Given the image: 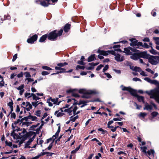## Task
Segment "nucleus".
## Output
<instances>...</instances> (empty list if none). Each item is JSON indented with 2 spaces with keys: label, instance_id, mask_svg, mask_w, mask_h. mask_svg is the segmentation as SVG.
Wrapping results in <instances>:
<instances>
[{
  "label": "nucleus",
  "instance_id": "obj_41",
  "mask_svg": "<svg viewBox=\"0 0 159 159\" xmlns=\"http://www.w3.org/2000/svg\"><path fill=\"white\" fill-rule=\"evenodd\" d=\"M33 98L34 100H35L36 101H37V100H39L40 98H39V97H37L36 96V95L34 93V95H33Z\"/></svg>",
  "mask_w": 159,
  "mask_h": 159
},
{
  "label": "nucleus",
  "instance_id": "obj_11",
  "mask_svg": "<svg viewBox=\"0 0 159 159\" xmlns=\"http://www.w3.org/2000/svg\"><path fill=\"white\" fill-rule=\"evenodd\" d=\"M56 31V30H54V31L50 33L48 36V39L49 40H54L56 39L57 37Z\"/></svg>",
  "mask_w": 159,
  "mask_h": 159
},
{
  "label": "nucleus",
  "instance_id": "obj_26",
  "mask_svg": "<svg viewBox=\"0 0 159 159\" xmlns=\"http://www.w3.org/2000/svg\"><path fill=\"white\" fill-rule=\"evenodd\" d=\"M30 120H31L33 121H37L38 120V118L35 116H32L30 115Z\"/></svg>",
  "mask_w": 159,
  "mask_h": 159
},
{
  "label": "nucleus",
  "instance_id": "obj_36",
  "mask_svg": "<svg viewBox=\"0 0 159 159\" xmlns=\"http://www.w3.org/2000/svg\"><path fill=\"white\" fill-rule=\"evenodd\" d=\"M153 39L155 41L156 44L159 45V37H154Z\"/></svg>",
  "mask_w": 159,
  "mask_h": 159
},
{
  "label": "nucleus",
  "instance_id": "obj_8",
  "mask_svg": "<svg viewBox=\"0 0 159 159\" xmlns=\"http://www.w3.org/2000/svg\"><path fill=\"white\" fill-rule=\"evenodd\" d=\"M50 0H38L35 1V2L44 7H47L50 4Z\"/></svg>",
  "mask_w": 159,
  "mask_h": 159
},
{
  "label": "nucleus",
  "instance_id": "obj_42",
  "mask_svg": "<svg viewBox=\"0 0 159 159\" xmlns=\"http://www.w3.org/2000/svg\"><path fill=\"white\" fill-rule=\"evenodd\" d=\"M24 74L25 75V76L26 78H29L31 77V75L29 72H25Z\"/></svg>",
  "mask_w": 159,
  "mask_h": 159
},
{
  "label": "nucleus",
  "instance_id": "obj_50",
  "mask_svg": "<svg viewBox=\"0 0 159 159\" xmlns=\"http://www.w3.org/2000/svg\"><path fill=\"white\" fill-rule=\"evenodd\" d=\"M98 130L102 132V134H104L107 133V131L102 129V128H99L98 129Z\"/></svg>",
  "mask_w": 159,
  "mask_h": 159
},
{
  "label": "nucleus",
  "instance_id": "obj_60",
  "mask_svg": "<svg viewBox=\"0 0 159 159\" xmlns=\"http://www.w3.org/2000/svg\"><path fill=\"white\" fill-rule=\"evenodd\" d=\"M74 100H75V99H74V98L68 99H67V102L69 103L70 102H71L72 101H73V104H74V102L75 101Z\"/></svg>",
  "mask_w": 159,
  "mask_h": 159
},
{
  "label": "nucleus",
  "instance_id": "obj_58",
  "mask_svg": "<svg viewBox=\"0 0 159 159\" xmlns=\"http://www.w3.org/2000/svg\"><path fill=\"white\" fill-rule=\"evenodd\" d=\"M98 63H94L93 62L90 63H89V65L93 66H94L98 64Z\"/></svg>",
  "mask_w": 159,
  "mask_h": 159
},
{
  "label": "nucleus",
  "instance_id": "obj_35",
  "mask_svg": "<svg viewBox=\"0 0 159 159\" xmlns=\"http://www.w3.org/2000/svg\"><path fill=\"white\" fill-rule=\"evenodd\" d=\"M68 64L66 62H64V63H58L57 65V66H59L60 67H63L65 65H67Z\"/></svg>",
  "mask_w": 159,
  "mask_h": 159
},
{
  "label": "nucleus",
  "instance_id": "obj_23",
  "mask_svg": "<svg viewBox=\"0 0 159 159\" xmlns=\"http://www.w3.org/2000/svg\"><path fill=\"white\" fill-rule=\"evenodd\" d=\"M32 123V122L31 121H25V122H23L22 123L21 126H28L30 125Z\"/></svg>",
  "mask_w": 159,
  "mask_h": 159
},
{
  "label": "nucleus",
  "instance_id": "obj_51",
  "mask_svg": "<svg viewBox=\"0 0 159 159\" xmlns=\"http://www.w3.org/2000/svg\"><path fill=\"white\" fill-rule=\"evenodd\" d=\"M140 74L141 75L144 76H145L148 75L146 74L145 72L142 71V70H141V71L140 72Z\"/></svg>",
  "mask_w": 159,
  "mask_h": 159
},
{
  "label": "nucleus",
  "instance_id": "obj_9",
  "mask_svg": "<svg viewBox=\"0 0 159 159\" xmlns=\"http://www.w3.org/2000/svg\"><path fill=\"white\" fill-rule=\"evenodd\" d=\"M21 106L23 107L25 110L29 111L32 108V106L29 102H23L21 104Z\"/></svg>",
  "mask_w": 159,
  "mask_h": 159
},
{
  "label": "nucleus",
  "instance_id": "obj_30",
  "mask_svg": "<svg viewBox=\"0 0 159 159\" xmlns=\"http://www.w3.org/2000/svg\"><path fill=\"white\" fill-rule=\"evenodd\" d=\"M42 104L43 103L42 102H38V101L33 102H32V105L34 106L35 107H36L39 104Z\"/></svg>",
  "mask_w": 159,
  "mask_h": 159
},
{
  "label": "nucleus",
  "instance_id": "obj_5",
  "mask_svg": "<svg viewBox=\"0 0 159 159\" xmlns=\"http://www.w3.org/2000/svg\"><path fill=\"white\" fill-rule=\"evenodd\" d=\"M120 88L122 90L127 91H129L132 95L135 97L137 96L138 95L136 91L132 89L130 87H126L122 85L120 86Z\"/></svg>",
  "mask_w": 159,
  "mask_h": 159
},
{
  "label": "nucleus",
  "instance_id": "obj_61",
  "mask_svg": "<svg viewBox=\"0 0 159 159\" xmlns=\"http://www.w3.org/2000/svg\"><path fill=\"white\" fill-rule=\"evenodd\" d=\"M49 73L46 71H43L42 72V75H48Z\"/></svg>",
  "mask_w": 159,
  "mask_h": 159
},
{
  "label": "nucleus",
  "instance_id": "obj_62",
  "mask_svg": "<svg viewBox=\"0 0 159 159\" xmlns=\"http://www.w3.org/2000/svg\"><path fill=\"white\" fill-rule=\"evenodd\" d=\"M134 105L136 107V108L138 109H140V108L141 107V106H139L136 103L134 102Z\"/></svg>",
  "mask_w": 159,
  "mask_h": 159
},
{
  "label": "nucleus",
  "instance_id": "obj_25",
  "mask_svg": "<svg viewBox=\"0 0 159 159\" xmlns=\"http://www.w3.org/2000/svg\"><path fill=\"white\" fill-rule=\"evenodd\" d=\"M47 37L48 35L47 34L43 35L40 39L39 41L41 42H44L46 40Z\"/></svg>",
  "mask_w": 159,
  "mask_h": 159
},
{
  "label": "nucleus",
  "instance_id": "obj_28",
  "mask_svg": "<svg viewBox=\"0 0 159 159\" xmlns=\"http://www.w3.org/2000/svg\"><path fill=\"white\" fill-rule=\"evenodd\" d=\"M95 58L94 54L88 57V61L89 62L92 61L94 60Z\"/></svg>",
  "mask_w": 159,
  "mask_h": 159
},
{
  "label": "nucleus",
  "instance_id": "obj_59",
  "mask_svg": "<svg viewBox=\"0 0 159 159\" xmlns=\"http://www.w3.org/2000/svg\"><path fill=\"white\" fill-rule=\"evenodd\" d=\"M113 70L117 74H120L121 73V71L120 70L113 69Z\"/></svg>",
  "mask_w": 159,
  "mask_h": 159
},
{
  "label": "nucleus",
  "instance_id": "obj_40",
  "mask_svg": "<svg viewBox=\"0 0 159 159\" xmlns=\"http://www.w3.org/2000/svg\"><path fill=\"white\" fill-rule=\"evenodd\" d=\"M30 115L24 117V118H22V121L23 122V120L28 121L30 120Z\"/></svg>",
  "mask_w": 159,
  "mask_h": 159
},
{
  "label": "nucleus",
  "instance_id": "obj_37",
  "mask_svg": "<svg viewBox=\"0 0 159 159\" xmlns=\"http://www.w3.org/2000/svg\"><path fill=\"white\" fill-rule=\"evenodd\" d=\"M49 101H51L52 102H53V103L54 104H56L57 103V99H52L51 98L49 99Z\"/></svg>",
  "mask_w": 159,
  "mask_h": 159
},
{
  "label": "nucleus",
  "instance_id": "obj_16",
  "mask_svg": "<svg viewBox=\"0 0 159 159\" xmlns=\"http://www.w3.org/2000/svg\"><path fill=\"white\" fill-rule=\"evenodd\" d=\"M55 69L57 70H59L60 71L57 72L56 73H52L51 74L52 75H53L55 74H57L58 73H60L62 72H65L66 70L65 69L62 68L61 67L58 66H56Z\"/></svg>",
  "mask_w": 159,
  "mask_h": 159
},
{
  "label": "nucleus",
  "instance_id": "obj_15",
  "mask_svg": "<svg viewBox=\"0 0 159 159\" xmlns=\"http://www.w3.org/2000/svg\"><path fill=\"white\" fill-rule=\"evenodd\" d=\"M23 121L22 119L21 120L18 119L17 120V121H15L14 123L12 124L11 126L12 129L14 130H16L17 129H15L16 126H14L16 124H19L20 125H22V123H23Z\"/></svg>",
  "mask_w": 159,
  "mask_h": 159
},
{
  "label": "nucleus",
  "instance_id": "obj_6",
  "mask_svg": "<svg viewBox=\"0 0 159 159\" xmlns=\"http://www.w3.org/2000/svg\"><path fill=\"white\" fill-rule=\"evenodd\" d=\"M77 107L75 104H73L70 108L66 109L64 110V111L67 112L69 115H72L73 114L75 115V112L77 109Z\"/></svg>",
  "mask_w": 159,
  "mask_h": 159
},
{
  "label": "nucleus",
  "instance_id": "obj_57",
  "mask_svg": "<svg viewBox=\"0 0 159 159\" xmlns=\"http://www.w3.org/2000/svg\"><path fill=\"white\" fill-rule=\"evenodd\" d=\"M17 54H15L13 56V59L12 60V61H14L17 58Z\"/></svg>",
  "mask_w": 159,
  "mask_h": 159
},
{
  "label": "nucleus",
  "instance_id": "obj_31",
  "mask_svg": "<svg viewBox=\"0 0 159 159\" xmlns=\"http://www.w3.org/2000/svg\"><path fill=\"white\" fill-rule=\"evenodd\" d=\"M152 49L150 50V52L152 54L156 55L157 54V52L154 49H153L152 47H151Z\"/></svg>",
  "mask_w": 159,
  "mask_h": 159
},
{
  "label": "nucleus",
  "instance_id": "obj_20",
  "mask_svg": "<svg viewBox=\"0 0 159 159\" xmlns=\"http://www.w3.org/2000/svg\"><path fill=\"white\" fill-rule=\"evenodd\" d=\"M34 138V137L33 136L32 138H31L29 139V140L25 144V148H30L31 147L29 146V145L33 141Z\"/></svg>",
  "mask_w": 159,
  "mask_h": 159
},
{
  "label": "nucleus",
  "instance_id": "obj_21",
  "mask_svg": "<svg viewBox=\"0 0 159 159\" xmlns=\"http://www.w3.org/2000/svg\"><path fill=\"white\" fill-rule=\"evenodd\" d=\"M152 105H149L146 103L145 104V107L144 108V109L150 110H151L152 109Z\"/></svg>",
  "mask_w": 159,
  "mask_h": 159
},
{
  "label": "nucleus",
  "instance_id": "obj_56",
  "mask_svg": "<svg viewBox=\"0 0 159 159\" xmlns=\"http://www.w3.org/2000/svg\"><path fill=\"white\" fill-rule=\"evenodd\" d=\"M11 117L13 118L14 119L16 118V114L14 112L13 113H11Z\"/></svg>",
  "mask_w": 159,
  "mask_h": 159
},
{
  "label": "nucleus",
  "instance_id": "obj_52",
  "mask_svg": "<svg viewBox=\"0 0 159 159\" xmlns=\"http://www.w3.org/2000/svg\"><path fill=\"white\" fill-rule=\"evenodd\" d=\"M63 32V30L62 29L58 31V33L57 34V35L58 36H60L61 35Z\"/></svg>",
  "mask_w": 159,
  "mask_h": 159
},
{
  "label": "nucleus",
  "instance_id": "obj_2",
  "mask_svg": "<svg viewBox=\"0 0 159 159\" xmlns=\"http://www.w3.org/2000/svg\"><path fill=\"white\" fill-rule=\"evenodd\" d=\"M129 40L131 42V43H130V45L132 46H142V47L146 48H149L150 47V46L148 45L147 43H144L143 44L141 42H138L135 39H129Z\"/></svg>",
  "mask_w": 159,
  "mask_h": 159
},
{
  "label": "nucleus",
  "instance_id": "obj_49",
  "mask_svg": "<svg viewBox=\"0 0 159 159\" xmlns=\"http://www.w3.org/2000/svg\"><path fill=\"white\" fill-rule=\"evenodd\" d=\"M87 102H85L83 101H80V102L79 103V105H80V104H83V105H86L87 104Z\"/></svg>",
  "mask_w": 159,
  "mask_h": 159
},
{
  "label": "nucleus",
  "instance_id": "obj_29",
  "mask_svg": "<svg viewBox=\"0 0 159 159\" xmlns=\"http://www.w3.org/2000/svg\"><path fill=\"white\" fill-rule=\"evenodd\" d=\"M154 153V150L152 149H151L150 150L148 151L147 152V153L149 156L152 155L153 156Z\"/></svg>",
  "mask_w": 159,
  "mask_h": 159
},
{
  "label": "nucleus",
  "instance_id": "obj_39",
  "mask_svg": "<svg viewBox=\"0 0 159 159\" xmlns=\"http://www.w3.org/2000/svg\"><path fill=\"white\" fill-rule=\"evenodd\" d=\"M85 68V67L83 66H81L80 65H77L76 67V69L78 70V69H81L84 70Z\"/></svg>",
  "mask_w": 159,
  "mask_h": 159
},
{
  "label": "nucleus",
  "instance_id": "obj_13",
  "mask_svg": "<svg viewBox=\"0 0 159 159\" xmlns=\"http://www.w3.org/2000/svg\"><path fill=\"white\" fill-rule=\"evenodd\" d=\"M64 109V107L61 108L59 110L56 111L55 113L54 114L56 115L57 117H61L64 115V113L63 112L64 110H63Z\"/></svg>",
  "mask_w": 159,
  "mask_h": 159
},
{
  "label": "nucleus",
  "instance_id": "obj_64",
  "mask_svg": "<svg viewBox=\"0 0 159 159\" xmlns=\"http://www.w3.org/2000/svg\"><path fill=\"white\" fill-rule=\"evenodd\" d=\"M101 157V155L100 153H98V155L95 156V158L96 159H99V158Z\"/></svg>",
  "mask_w": 159,
  "mask_h": 159
},
{
  "label": "nucleus",
  "instance_id": "obj_24",
  "mask_svg": "<svg viewBox=\"0 0 159 159\" xmlns=\"http://www.w3.org/2000/svg\"><path fill=\"white\" fill-rule=\"evenodd\" d=\"M70 25L68 24H66L64 28V30L66 32H68V30L70 29Z\"/></svg>",
  "mask_w": 159,
  "mask_h": 159
},
{
  "label": "nucleus",
  "instance_id": "obj_45",
  "mask_svg": "<svg viewBox=\"0 0 159 159\" xmlns=\"http://www.w3.org/2000/svg\"><path fill=\"white\" fill-rule=\"evenodd\" d=\"M147 115V113H142L141 112L140 114L139 115V116L140 117H141L143 118H144L145 116Z\"/></svg>",
  "mask_w": 159,
  "mask_h": 159
},
{
  "label": "nucleus",
  "instance_id": "obj_4",
  "mask_svg": "<svg viewBox=\"0 0 159 159\" xmlns=\"http://www.w3.org/2000/svg\"><path fill=\"white\" fill-rule=\"evenodd\" d=\"M148 94L150 95V98H154L159 103V88L153 92H151V93H149Z\"/></svg>",
  "mask_w": 159,
  "mask_h": 159
},
{
  "label": "nucleus",
  "instance_id": "obj_34",
  "mask_svg": "<svg viewBox=\"0 0 159 159\" xmlns=\"http://www.w3.org/2000/svg\"><path fill=\"white\" fill-rule=\"evenodd\" d=\"M78 118V116H76L75 117H73V116H71L70 117V120L71 121H72L73 122H74L75 120L77 119Z\"/></svg>",
  "mask_w": 159,
  "mask_h": 159
},
{
  "label": "nucleus",
  "instance_id": "obj_18",
  "mask_svg": "<svg viewBox=\"0 0 159 159\" xmlns=\"http://www.w3.org/2000/svg\"><path fill=\"white\" fill-rule=\"evenodd\" d=\"M24 85L22 84L19 86L18 87L16 88L17 90H20L19 94L20 95H22L23 94L25 91L24 89Z\"/></svg>",
  "mask_w": 159,
  "mask_h": 159
},
{
  "label": "nucleus",
  "instance_id": "obj_14",
  "mask_svg": "<svg viewBox=\"0 0 159 159\" xmlns=\"http://www.w3.org/2000/svg\"><path fill=\"white\" fill-rule=\"evenodd\" d=\"M38 36L35 34L31 37L30 38L27 40V42L29 43L32 44L34 41H36L37 39Z\"/></svg>",
  "mask_w": 159,
  "mask_h": 159
},
{
  "label": "nucleus",
  "instance_id": "obj_55",
  "mask_svg": "<svg viewBox=\"0 0 159 159\" xmlns=\"http://www.w3.org/2000/svg\"><path fill=\"white\" fill-rule=\"evenodd\" d=\"M146 70L149 72L151 73V74H154V72L150 68H147L146 69Z\"/></svg>",
  "mask_w": 159,
  "mask_h": 159
},
{
  "label": "nucleus",
  "instance_id": "obj_12",
  "mask_svg": "<svg viewBox=\"0 0 159 159\" xmlns=\"http://www.w3.org/2000/svg\"><path fill=\"white\" fill-rule=\"evenodd\" d=\"M139 52V58L142 57L143 58L148 59L149 55L147 54L146 52Z\"/></svg>",
  "mask_w": 159,
  "mask_h": 159
},
{
  "label": "nucleus",
  "instance_id": "obj_27",
  "mask_svg": "<svg viewBox=\"0 0 159 159\" xmlns=\"http://www.w3.org/2000/svg\"><path fill=\"white\" fill-rule=\"evenodd\" d=\"M136 97L137 98L139 102H142L143 103L144 102V98L142 96H139L137 95V96Z\"/></svg>",
  "mask_w": 159,
  "mask_h": 159
},
{
  "label": "nucleus",
  "instance_id": "obj_32",
  "mask_svg": "<svg viewBox=\"0 0 159 159\" xmlns=\"http://www.w3.org/2000/svg\"><path fill=\"white\" fill-rule=\"evenodd\" d=\"M140 148L143 152L145 153H147V147L146 146L141 147Z\"/></svg>",
  "mask_w": 159,
  "mask_h": 159
},
{
  "label": "nucleus",
  "instance_id": "obj_3",
  "mask_svg": "<svg viewBox=\"0 0 159 159\" xmlns=\"http://www.w3.org/2000/svg\"><path fill=\"white\" fill-rule=\"evenodd\" d=\"M79 92L80 93L84 94L83 97L85 98H88L90 97L89 94H96V91L95 90H87L84 89H80Z\"/></svg>",
  "mask_w": 159,
  "mask_h": 159
},
{
  "label": "nucleus",
  "instance_id": "obj_33",
  "mask_svg": "<svg viewBox=\"0 0 159 159\" xmlns=\"http://www.w3.org/2000/svg\"><path fill=\"white\" fill-rule=\"evenodd\" d=\"M15 131L13 130V131L11 133V136H12L14 139H16L17 137V135L14 132V131Z\"/></svg>",
  "mask_w": 159,
  "mask_h": 159
},
{
  "label": "nucleus",
  "instance_id": "obj_43",
  "mask_svg": "<svg viewBox=\"0 0 159 159\" xmlns=\"http://www.w3.org/2000/svg\"><path fill=\"white\" fill-rule=\"evenodd\" d=\"M42 68L43 69L47 70H52V68L47 66H43Z\"/></svg>",
  "mask_w": 159,
  "mask_h": 159
},
{
  "label": "nucleus",
  "instance_id": "obj_22",
  "mask_svg": "<svg viewBox=\"0 0 159 159\" xmlns=\"http://www.w3.org/2000/svg\"><path fill=\"white\" fill-rule=\"evenodd\" d=\"M34 95L33 93H25V97L27 99L31 97H33Z\"/></svg>",
  "mask_w": 159,
  "mask_h": 159
},
{
  "label": "nucleus",
  "instance_id": "obj_54",
  "mask_svg": "<svg viewBox=\"0 0 159 159\" xmlns=\"http://www.w3.org/2000/svg\"><path fill=\"white\" fill-rule=\"evenodd\" d=\"M132 80L133 81H141V80L140 79L138 78L137 77L134 78L132 79Z\"/></svg>",
  "mask_w": 159,
  "mask_h": 159
},
{
  "label": "nucleus",
  "instance_id": "obj_17",
  "mask_svg": "<svg viewBox=\"0 0 159 159\" xmlns=\"http://www.w3.org/2000/svg\"><path fill=\"white\" fill-rule=\"evenodd\" d=\"M144 80L148 82L151 84H158V82L155 80H152L149 78L146 77L144 79Z\"/></svg>",
  "mask_w": 159,
  "mask_h": 159
},
{
  "label": "nucleus",
  "instance_id": "obj_1",
  "mask_svg": "<svg viewBox=\"0 0 159 159\" xmlns=\"http://www.w3.org/2000/svg\"><path fill=\"white\" fill-rule=\"evenodd\" d=\"M116 51L121 52V50L120 48H116L114 49V51H105L103 50H101L100 49L98 50V52L100 53V54L104 56H106L109 54H111L115 56V59L117 61L121 62L124 60V56H121L119 54L116 53Z\"/></svg>",
  "mask_w": 159,
  "mask_h": 159
},
{
  "label": "nucleus",
  "instance_id": "obj_47",
  "mask_svg": "<svg viewBox=\"0 0 159 159\" xmlns=\"http://www.w3.org/2000/svg\"><path fill=\"white\" fill-rule=\"evenodd\" d=\"M103 67V65L102 64L100 65L97 68L96 70L97 71L100 70L102 67Z\"/></svg>",
  "mask_w": 159,
  "mask_h": 159
},
{
  "label": "nucleus",
  "instance_id": "obj_7",
  "mask_svg": "<svg viewBox=\"0 0 159 159\" xmlns=\"http://www.w3.org/2000/svg\"><path fill=\"white\" fill-rule=\"evenodd\" d=\"M149 62L152 65H156L159 62V57L158 56H151L148 58Z\"/></svg>",
  "mask_w": 159,
  "mask_h": 159
},
{
  "label": "nucleus",
  "instance_id": "obj_63",
  "mask_svg": "<svg viewBox=\"0 0 159 159\" xmlns=\"http://www.w3.org/2000/svg\"><path fill=\"white\" fill-rule=\"evenodd\" d=\"M158 114V113L157 112H153L152 113V115L153 116H156Z\"/></svg>",
  "mask_w": 159,
  "mask_h": 159
},
{
  "label": "nucleus",
  "instance_id": "obj_53",
  "mask_svg": "<svg viewBox=\"0 0 159 159\" xmlns=\"http://www.w3.org/2000/svg\"><path fill=\"white\" fill-rule=\"evenodd\" d=\"M108 65H106L103 69V72H104L108 69Z\"/></svg>",
  "mask_w": 159,
  "mask_h": 159
},
{
  "label": "nucleus",
  "instance_id": "obj_46",
  "mask_svg": "<svg viewBox=\"0 0 159 159\" xmlns=\"http://www.w3.org/2000/svg\"><path fill=\"white\" fill-rule=\"evenodd\" d=\"M25 80H28V83H27V84H28L29 82H33L34 80L33 79H32L30 78H26V79H25Z\"/></svg>",
  "mask_w": 159,
  "mask_h": 159
},
{
  "label": "nucleus",
  "instance_id": "obj_10",
  "mask_svg": "<svg viewBox=\"0 0 159 159\" xmlns=\"http://www.w3.org/2000/svg\"><path fill=\"white\" fill-rule=\"evenodd\" d=\"M131 51L132 52H135L136 49L131 47H129L127 48H125L124 49V51L123 52L125 53L127 55H131L132 53V52L130 51Z\"/></svg>",
  "mask_w": 159,
  "mask_h": 159
},
{
  "label": "nucleus",
  "instance_id": "obj_44",
  "mask_svg": "<svg viewBox=\"0 0 159 159\" xmlns=\"http://www.w3.org/2000/svg\"><path fill=\"white\" fill-rule=\"evenodd\" d=\"M59 131H57L55 134L54 135H53L52 136V138L54 140L57 137L59 134Z\"/></svg>",
  "mask_w": 159,
  "mask_h": 159
},
{
  "label": "nucleus",
  "instance_id": "obj_48",
  "mask_svg": "<svg viewBox=\"0 0 159 159\" xmlns=\"http://www.w3.org/2000/svg\"><path fill=\"white\" fill-rule=\"evenodd\" d=\"M5 143L6 145H7L10 147H11L12 145V143L11 142H8L7 141H5Z\"/></svg>",
  "mask_w": 159,
  "mask_h": 159
},
{
  "label": "nucleus",
  "instance_id": "obj_19",
  "mask_svg": "<svg viewBox=\"0 0 159 159\" xmlns=\"http://www.w3.org/2000/svg\"><path fill=\"white\" fill-rule=\"evenodd\" d=\"M131 55L130 58L134 60H137L139 58V52L131 54Z\"/></svg>",
  "mask_w": 159,
  "mask_h": 159
},
{
  "label": "nucleus",
  "instance_id": "obj_38",
  "mask_svg": "<svg viewBox=\"0 0 159 159\" xmlns=\"http://www.w3.org/2000/svg\"><path fill=\"white\" fill-rule=\"evenodd\" d=\"M133 70L136 71H138V72H140L142 70L140 68L137 66L135 67Z\"/></svg>",
  "mask_w": 159,
  "mask_h": 159
}]
</instances>
